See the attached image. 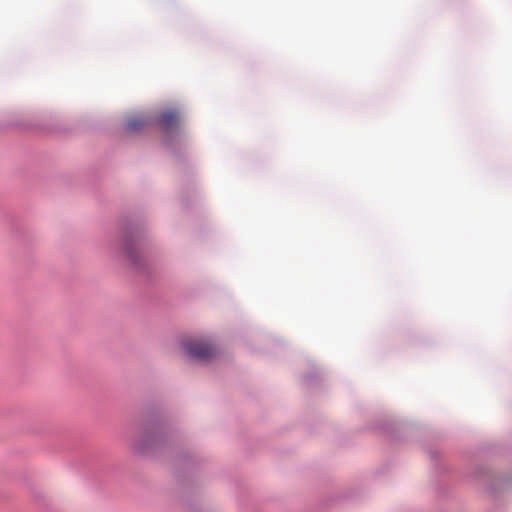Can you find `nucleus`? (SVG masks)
<instances>
[{
	"label": "nucleus",
	"mask_w": 512,
	"mask_h": 512,
	"mask_svg": "<svg viewBox=\"0 0 512 512\" xmlns=\"http://www.w3.org/2000/svg\"><path fill=\"white\" fill-rule=\"evenodd\" d=\"M146 125V120L140 115L132 116L126 121V129L135 131Z\"/></svg>",
	"instance_id": "nucleus-3"
},
{
	"label": "nucleus",
	"mask_w": 512,
	"mask_h": 512,
	"mask_svg": "<svg viewBox=\"0 0 512 512\" xmlns=\"http://www.w3.org/2000/svg\"><path fill=\"white\" fill-rule=\"evenodd\" d=\"M182 348L189 356L198 360H209L216 354V349L211 343L200 339H185L182 341Z\"/></svg>",
	"instance_id": "nucleus-1"
},
{
	"label": "nucleus",
	"mask_w": 512,
	"mask_h": 512,
	"mask_svg": "<svg viewBox=\"0 0 512 512\" xmlns=\"http://www.w3.org/2000/svg\"><path fill=\"white\" fill-rule=\"evenodd\" d=\"M159 121L165 130H173L180 124V114L176 110H168L161 114Z\"/></svg>",
	"instance_id": "nucleus-2"
}]
</instances>
